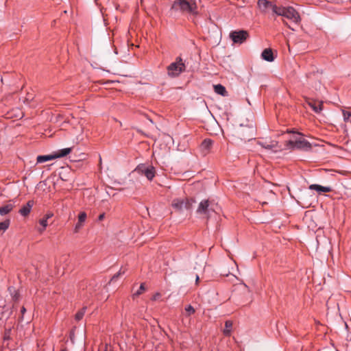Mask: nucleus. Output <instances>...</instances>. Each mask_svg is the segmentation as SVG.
Wrapping results in <instances>:
<instances>
[{
	"label": "nucleus",
	"mask_w": 351,
	"mask_h": 351,
	"mask_svg": "<svg viewBox=\"0 0 351 351\" xmlns=\"http://www.w3.org/2000/svg\"><path fill=\"white\" fill-rule=\"evenodd\" d=\"M172 9L179 10L182 13L190 14L193 16H197V5L195 0H176Z\"/></svg>",
	"instance_id": "1"
},
{
	"label": "nucleus",
	"mask_w": 351,
	"mask_h": 351,
	"mask_svg": "<svg viewBox=\"0 0 351 351\" xmlns=\"http://www.w3.org/2000/svg\"><path fill=\"white\" fill-rule=\"evenodd\" d=\"M276 15L284 16L291 20L295 23L300 22L299 13L293 7H278L276 10Z\"/></svg>",
	"instance_id": "2"
},
{
	"label": "nucleus",
	"mask_w": 351,
	"mask_h": 351,
	"mask_svg": "<svg viewBox=\"0 0 351 351\" xmlns=\"http://www.w3.org/2000/svg\"><path fill=\"white\" fill-rule=\"evenodd\" d=\"M72 148L68 147V148H64L62 149L58 150L56 152H54L53 154H49V155H40L38 156L36 158V162L38 163H43L51 160H54L56 158L64 157L69 154L71 152Z\"/></svg>",
	"instance_id": "3"
},
{
	"label": "nucleus",
	"mask_w": 351,
	"mask_h": 351,
	"mask_svg": "<svg viewBox=\"0 0 351 351\" xmlns=\"http://www.w3.org/2000/svg\"><path fill=\"white\" fill-rule=\"evenodd\" d=\"M185 64L180 57H178L176 62L171 63L167 67V73L170 77H178L185 70Z\"/></svg>",
	"instance_id": "4"
},
{
	"label": "nucleus",
	"mask_w": 351,
	"mask_h": 351,
	"mask_svg": "<svg viewBox=\"0 0 351 351\" xmlns=\"http://www.w3.org/2000/svg\"><path fill=\"white\" fill-rule=\"evenodd\" d=\"M229 36L234 43L242 44L248 38L249 34L245 30H234L230 33Z\"/></svg>",
	"instance_id": "5"
},
{
	"label": "nucleus",
	"mask_w": 351,
	"mask_h": 351,
	"mask_svg": "<svg viewBox=\"0 0 351 351\" xmlns=\"http://www.w3.org/2000/svg\"><path fill=\"white\" fill-rule=\"evenodd\" d=\"M135 171L138 173L145 176L149 180H152L154 178L156 173L155 169L153 166L145 164L138 165Z\"/></svg>",
	"instance_id": "6"
},
{
	"label": "nucleus",
	"mask_w": 351,
	"mask_h": 351,
	"mask_svg": "<svg viewBox=\"0 0 351 351\" xmlns=\"http://www.w3.org/2000/svg\"><path fill=\"white\" fill-rule=\"evenodd\" d=\"M288 145L292 148L301 149L304 150L311 149L310 143L303 138H299L295 141L290 140L288 142Z\"/></svg>",
	"instance_id": "7"
},
{
	"label": "nucleus",
	"mask_w": 351,
	"mask_h": 351,
	"mask_svg": "<svg viewBox=\"0 0 351 351\" xmlns=\"http://www.w3.org/2000/svg\"><path fill=\"white\" fill-rule=\"evenodd\" d=\"M258 6L259 9L263 12H267L268 10H271L272 12L276 14V10L278 9V6L268 0H258Z\"/></svg>",
	"instance_id": "8"
},
{
	"label": "nucleus",
	"mask_w": 351,
	"mask_h": 351,
	"mask_svg": "<svg viewBox=\"0 0 351 351\" xmlns=\"http://www.w3.org/2000/svg\"><path fill=\"white\" fill-rule=\"evenodd\" d=\"M192 203L186 199V201L181 199H176L172 202V207L176 210L182 211L184 208L190 209Z\"/></svg>",
	"instance_id": "9"
},
{
	"label": "nucleus",
	"mask_w": 351,
	"mask_h": 351,
	"mask_svg": "<svg viewBox=\"0 0 351 351\" xmlns=\"http://www.w3.org/2000/svg\"><path fill=\"white\" fill-rule=\"evenodd\" d=\"M258 144L260 145L262 147L271 150L273 152H276L278 149L280 148L278 146V143L276 141H258Z\"/></svg>",
	"instance_id": "10"
},
{
	"label": "nucleus",
	"mask_w": 351,
	"mask_h": 351,
	"mask_svg": "<svg viewBox=\"0 0 351 351\" xmlns=\"http://www.w3.org/2000/svg\"><path fill=\"white\" fill-rule=\"evenodd\" d=\"M209 202L208 200H202L197 209V213L199 215H208L210 209L208 208Z\"/></svg>",
	"instance_id": "11"
},
{
	"label": "nucleus",
	"mask_w": 351,
	"mask_h": 351,
	"mask_svg": "<svg viewBox=\"0 0 351 351\" xmlns=\"http://www.w3.org/2000/svg\"><path fill=\"white\" fill-rule=\"evenodd\" d=\"M310 190L316 191L319 194L322 193H328L332 191V188L330 186H323L319 184H311L308 187Z\"/></svg>",
	"instance_id": "12"
},
{
	"label": "nucleus",
	"mask_w": 351,
	"mask_h": 351,
	"mask_svg": "<svg viewBox=\"0 0 351 351\" xmlns=\"http://www.w3.org/2000/svg\"><path fill=\"white\" fill-rule=\"evenodd\" d=\"M34 206V202L32 200H29L27 202L26 205H24L21 207V208L19 210V213L23 217H27L29 215V214L31 212L32 208Z\"/></svg>",
	"instance_id": "13"
},
{
	"label": "nucleus",
	"mask_w": 351,
	"mask_h": 351,
	"mask_svg": "<svg viewBox=\"0 0 351 351\" xmlns=\"http://www.w3.org/2000/svg\"><path fill=\"white\" fill-rule=\"evenodd\" d=\"M261 57L263 60L267 62H272L274 60V56L271 49H265L261 53Z\"/></svg>",
	"instance_id": "14"
},
{
	"label": "nucleus",
	"mask_w": 351,
	"mask_h": 351,
	"mask_svg": "<svg viewBox=\"0 0 351 351\" xmlns=\"http://www.w3.org/2000/svg\"><path fill=\"white\" fill-rule=\"evenodd\" d=\"M308 105L316 113H319L322 110L323 104L319 101H310Z\"/></svg>",
	"instance_id": "15"
},
{
	"label": "nucleus",
	"mask_w": 351,
	"mask_h": 351,
	"mask_svg": "<svg viewBox=\"0 0 351 351\" xmlns=\"http://www.w3.org/2000/svg\"><path fill=\"white\" fill-rule=\"evenodd\" d=\"M214 90H215V92L217 94L220 95L221 96H226L227 95L226 89L221 84H217V85H214Z\"/></svg>",
	"instance_id": "16"
},
{
	"label": "nucleus",
	"mask_w": 351,
	"mask_h": 351,
	"mask_svg": "<svg viewBox=\"0 0 351 351\" xmlns=\"http://www.w3.org/2000/svg\"><path fill=\"white\" fill-rule=\"evenodd\" d=\"M14 205L12 204H8L2 207H0V215L3 216L8 214L12 210Z\"/></svg>",
	"instance_id": "17"
},
{
	"label": "nucleus",
	"mask_w": 351,
	"mask_h": 351,
	"mask_svg": "<svg viewBox=\"0 0 351 351\" xmlns=\"http://www.w3.org/2000/svg\"><path fill=\"white\" fill-rule=\"evenodd\" d=\"M213 143V141L209 138H206L202 143L201 147L203 150L208 151L210 149Z\"/></svg>",
	"instance_id": "18"
},
{
	"label": "nucleus",
	"mask_w": 351,
	"mask_h": 351,
	"mask_svg": "<svg viewBox=\"0 0 351 351\" xmlns=\"http://www.w3.org/2000/svg\"><path fill=\"white\" fill-rule=\"evenodd\" d=\"M232 328V322L230 320H228L225 322V328L223 330V334L226 336H230L231 334V330Z\"/></svg>",
	"instance_id": "19"
},
{
	"label": "nucleus",
	"mask_w": 351,
	"mask_h": 351,
	"mask_svg": "<svg viewBox=\"0 0 351 351\" xmlns=\"http://www.w3.org/2000/svg\"><path fill=\"white\" fill-rule=\"evenodd\" d=\"M10 223V219H5L3 221L0 222V233L4 232L8 228Z\"/></svg>",
	"instance_id": "20"
},
{
	"label": "nucleus",
	"mask_w": 351,
	"mask_h": 351,
	"mask_svg": "<svg viewBox=\"0 0 351 351\" xmlns=\"http://www.w3.org/2000/svg\"><path fill=\"white\" fill-rule=\"evenodd\" d=\"M342 114L344 121L351 123V110H342Z\"/></svg>",
	"instance_id": "21"
},
{
	"label": "nucleus",
	"mask_w": 351,
	"mask_h": 351,
	"mask_svg": "<svg viewBox=\"0 0 351 351\" xmlns=\"http://www.w3.org/2000/svg\"><path fill=\"white\" fill-rule=\"evenodd\" d=\"M145 291V283H141L140 285L139 289L134 292L132 294L133 299H135L136 298L138 297L140 295H141L144 291Z\"/></svg>",
	"instance_id": "22"
},
{
	"label": "nucleus",
	"mask_w": 351,
	"mask_h": 351,
	"mask_svg": "<svg viewBox=\"0 0 351 351\" xmlns=\"http://www.w3.org/2000/svg\"><path fill=\"white\" fill-rule=\"evenodd\" d=\"M39 223L42 228H38V231L43 232L48 226L47 220L43 217L39 220Z\"/></svg>",
	"instance_id": "23"
},
{
	"label": "nucleus",
	"mask_w": 351,
	"mask_h": 351,
	"mask_svg": "<svg viewBox=\"0 0 351 351\" xmlns=\"http://www.w3.org/2000/svg\"><path fill=\"white\" fill-rule=\"evenodd\" d=\"M86 307H83L82 309H80L75 315V319L77 321L81 320L86 312Z\"/></svg>",
	"instance_id": "24"
},
{
	"label": "nucleus",
	"mask_w": 351,
	"mask_h": 351,
	"mask_svg": "<svg viewBox=\"0 0 351 351\" xmlns=\"http://www.w3.org/2000/svg\"><path fill=\"white\" fill-rule=\"evenodd\" d=\"M86 218H87L86 213L85 212H81L78 215V217H77L78 220L77 221H80V223H84L85 222V221L86 220Z\"/></svg>",
	"instance_id": "25"
},
{
	"label": "nucleus",
	"mask_w": 351,
	"mask_h": 351,
	"mask_svg": "<svg viewBox=\"0 0 351 351\" xmlns=\"http://www.w3.org/2000/svg\"><path fill=\"white\" fill-rule=\"evenodd\" d=\"M186 313H187V315H191L195 313V308L191 305H188L185 307Z\"/></svg>",
	"instance_id": "26"
},
{
	"label": "nucleus",
	"mask_w": 351,
	"mask_h": 351,
	"mask_svg": "<svg viewBox=\"0 0 351 351\" xmlns=\"http://www.w3.org/2000/svg\"><path fill=\"white\" fill-rule=\"evenodd\" d=\"M10 335H11V328L5 329L3 336V339L9 340L10 339Z\"/></svg>",
	"instance_id": "27"
},
{
	"label": "nucleus",
	"mask_w": 351,
	"mask_h": 351,
	"mask_svg": "<svg viewBox=\"0 0 351 351\" xmlns=\"http://www.w3.org/2000/svg\"><path fill=\"white\" fill-rule=\"evenodd\" d=\"M83 224L82 223H80V221H77V223L75 224V228H74V232L75 233L78 232L79 230L82 228V227L83 226Z\"/></svg>",
	"instance_id": "28"
},
{
	"label": "nucleus",
	"mask_w": 351,
	"mask_h": 351,
	"mask_svg": "<svg viewBox=\"0 0 351 351\" xmlns=\"http://www.w3.org/2000/svg\"><path fill=\"white\" fill-rule=\"evenodd\" d=\"M124 273H125V271H121V270H120L117 274H114V275L112 277V278H111V281H114V280H115L116 279H117V278H119V276L120 275H121V274H124Z\"/></svg>",
	"instance_id": "29"
},
{
	"label": "nucleus",
	"mask_w": 351,
	"mask_h": 351,
	"mask_svg": "<svg viewBox=\"0 0 351 351\" xmlns=\"http://www.w3.org/2000/svg\"><path fill=\"white\" fill-rule=\"evenodd\" d=\"M53 216V213L49 212V213H47L43 217L45 219H46L47 220H48L49 219H50Z\"/></svg>",
	"instance_id": "30"
},
{
	"label": "nucleus",
	"mask_w": 351,
	"mask_h": 351,
	"mask_svg": "<svg viewBox=\"0 0 351 351\" xmlns=\"http://www.w3.org/2000/svg\"><path fill=\"white\" fill-rule=\"evenodd\" d=\"M26 312V309L24 306H23L21 309V313L22 314V317H21V319H23V315H24V313Z\"/></svg>",
	"instance_id": "31"
},
{
	"label": "nucleus",
	"mask_w": 351,
	"mask_h": 351,
	"mask_svg": "<svg viewBox=\"0 0 351 351\" xmlns=\"http://www.w3.org/2000/svg\"><path fill=\"white\" fill-rule=\"evenodd\" d=\"M104 217H105V214H104V213H102V214L99 215V217H98V219H99V221H101V220H103V219H104Z\"/></svg>",
	"instance_id": "32"
},
{
	"label": "nucleus",
	"mask_w": 351,
	"mask_h": 351,
	"mask_svg": "<svg viewBox=\"0 0 351 351\" xmlns=\"http://www.w3.org/2000/svg\"><path fill=\"white\" fill-rule=\"evenodd\" d=\"M159 296H160V294L159 293H156L155 295H154L153 300H156Z\"/></svg>",
	"instance_id": "33"
},
{
	"label": "nucleus",
	"mask_w": 351,
	"mask_h": 351,
	"mask_svg": "<svg viewBox=\"0 0 351 351\" xmlns=\"http://www.w3.org/2000/svg\"><path fill=\"white\" fill-rule=\"evenodd\" d=\"M199 280V276H198V275H196V278H195V284H196V285H197V284H198Z\"/></svg>",
	"instance_id": "34"
},
{
	"label": "nucleus",
	"mask_w": 351,
	"mask_h": 351,
	"mask_svg": "<svg viewBox=\"0 0 351 351\" xmlns=\"http://www.w3.org/2000/svg\"><path fill=\"white\" fill-rule=\"evenodd\" d=\"M283 23H284L286 25H287V22L283 21Z\"/></svg>",
	"instance_id": "35"
}]
</instances>
